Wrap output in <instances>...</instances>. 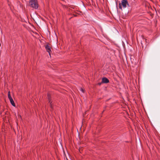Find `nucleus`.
I'll return each mask as SVG.
<instances>
[{
    "label": "nucleus",
    "instance_id": "nucleus-1",
    "mask_svg": "<svg viewBox=\"0 0 160 160\" xmlns=\"http://www.w3.org/2000/svg\"><path fill=\"white\" fill-rule=\"evenodd\" d=\"M29 4L30 6L32 8L36 9L38 8V5L37 0H30Z\"/></svg>",
    "mask_w": 160,
    "mask_h": 160
},
{
    "label": "nucleus",
    "instance_id": "nucleus-2",
    "mask_svg": "<svg viewBox=\"0 0 160 160\" xmlns=\"http://www.w3.org/2000/svg\"><path fill=\"white\" fill-rule=\"evenodd\" d=\"M127 5H128L127 0H122L121 3H119V8L122 10V6L124 8H125L126 7Z\"/></svg>",
    "mask_w": 160,
    "mask_h": 160
},
{
    "label": "nucleus",
    "instance_id": "nucleus-3",
    "mask_svg": "<svg viewBox=\"0 0 160 160\" xmlns=\"http://www.w3.org/2000/svg\"><path fill=\"white\" fill-rule=\"evenodd\" d=\"M47 98L48 101V103H50V107L52 109L53 108L52 103V102H51L50 95L49 93L48 94Z\"/></svg>",
    "mask_w": 160,
    "mask_h": 160
},
{
    "label": "nucleus",
    "instance_id": "nucleus-4",
    "mask_svg": "<svg viewBox=\"0 0 160 160\" xmlns=\"http://www.w3.org/2000/svg\"><path fill=\"white\" fill-rule=\"evenodd\" d=\"M45 48L47 51L49 53V54H50V53L51 52L50 47L48 45H46L45 46Z\"/></svg>",
    "mask_w": 160,
    "mask_h": 160
},
{
    "label": "nucleus",
    "instance_id": "nucleus-5",
    "mask_svg": "<svg viewBox=\"0 0 160 160\" xmlns=\"http://www.w3.org/2000/svg\"><path fill=\"white\" fill-rule=\"evenodd\" d=\"M109 80L106 78H103L102 79V82L103 83H107L109 82Z\"/></svg>",
    "mask_w": 160,
    "mask_h": 160
},
{
    "label": "nucleus",
    "instance_id": "nucleus-6",
    "mask_svg": "<svg viewBox=\"0 0 160 160\" xmlns=\"http://www.w3.org/2000/svg\"><path fill=\"white\" fill-rule=\"evenodd\" d=\"M10 101V102H11V104L13 106H14V107H15V104L14 103V102L12 99V98H11V99H9Z\"/></svg>",
    "mask_w": 160,
    "mask_h": 160
},
{
    "label": "nucleus",
    "instance_id": "nucleus-7",
    "mask_svg": "<svg viewBox=\"0 0 160 160\" xmlns=\"http://www.w3.org/2000/svg\"><path fill=\"white\" fill-rule=\"evenodd\" d=\"M8 98L9 99L12 98L11 96L10 92V91H9L8 92Z\"/></svg>",
    "mask_w": 160,
    "mask_h": 160
},
{
    "label": "nucleus",
    "instance_id": "nucleus-8",
    "mask_svg": "<svg viewBox=\"0 0 160 160\" xmlns=\"http://www.w3.org/2000/svg\"><path fill=\"white\" fill-rule=\"evenodd\" d=\"M80 91H81L82 93H84L85 90L83 88H80Z\"/></svg>",
    "mask_w": 160,
    "mask_h": 160
}]
</instances>
